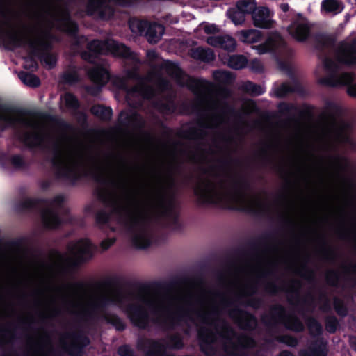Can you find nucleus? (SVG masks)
I'll return each mask as SVG.
<instances>
[{"mask_svg":"<svg viewBox=\"0 0 356 356\" xmlns=\"http://www.w3.org/2000/svg\"><path fill=\"white\" fill-rule=\"evenodd\" d=\"M164 27L158 24H154L149 26L146 33L147 40L150 43H156L164 33Z\"/></svg>","mask_w":356,"mask_h":356,"instance_id":"f3484780","label":"nucleus"},{"mask_svg":"<svg viewBox=\"0 0 356 356\" xmlns=\"http://www.w3.org/2000/svg\"><path fill=\"white\" fill-rule=\"evenodd\" d=\"M207 42L209 45L221 47L227 51H234L236 45L235 40L229 35L210 36Z\"/></svg>","mask_w":356,"mask_h":356,"instance_id":"f8f14e48","label":"nucleus"},{"mask_svg":"<svg viewBox=\"0 0 356 356\" xmlns=\"http://www.w3.org/2000/svg\"><path fill=\"white\" fill-rule=\"evenodd\" d=\"M245 90L254 95H259L264 92V88L261 86H257L251 82H247L244 86Z\"/></svg>","mask_w":356,"mask_h":356,"instance_id":"c85d7f7f","label":"nucleus"},{"mask_svg":"<svg viewBox=\"0 0 356 356\" xmlns=\"http://www.w3.org/2000/svg\"><path fill=\"white\" fill-rule=\"evenodd\" d=\"M13 163L15 165H20L22 163V159L21 157L19 156H15L13 158Z\"/></svg>","mask_w":356,"mask_h":356,"instance_id":"58836bf2","label":"nucleus"},{"mask_svg":"<svg viewBox=\"0 0 356 356\" xmlns=\"http://www.w3.org/2000/svg\"><path fill=\"white\" fill-rule=\"evenodd\" d=\"M236 35L240 41L249 44L257 42L261 37V32L254 29L238 31Z\"/></svg>","mask_w":356,"mask_h":356,"instance_id":"2eb2a0df","label":"nucleus"},{"mask_svg":"<svg viewBox=\"0 0 356 356\" xmlns=\"http://www.w3.org/2000/svg\"><path fill=\"white\" fill-rule=\"evenodd\" d=\"M44 61L48 65L49 67H51L56 63L55 58L50 56H46L44 58Z\"/></svg>","mask_w":356,"mask_h":356,"instance_id":"4c0bfd02","label":"nucleus"},{"mask_svg":"<svg viewBox=\"0 0 356 356\" xmlns=\"http://www.w3.org/2000/svg\"><path fill=\"white\" fill-rule=\"evenodd\" d=\"M200 29H203L206 33H214L219 31L218 27L215 24H202Z\"/></svg>","mask_w":356,"mask_h":356,"instance_id":"72a5a7b5","label":"nucleus"},{"mask_svg":"<svg viewBox=\"0 0 356 356\" xmlns=\"http://www.w3.org/2000/svg\"><path fill=\"white\" fill-rule=\"evenodd\" d=\"M295 343H296V341H294L293 343H291V346H293Z\"/></svg>","mask_w":356,"mask_h":356,"instance_id":"de8ad7c7","label":"nucleus"},{"mask_svg":"<svg viewBox=\"0 0 356 356\" xmlns=\"http://www.w3.org/2000/svg\"><path fill=\"white\" fill-rule=\"evenodd\" d=\"M107 320L113 325L117 330H122L124 327L122 321L116 316H113L111 318H108Z\"/></svg>","mask_w":356,"mask_h":356,"instance_id":"f704fd0d","label":"nucleus"},{"mask_svg":"<svg viewBox=\"0 0 356 356\" xmlns=\"http://www.w3.org/2000/svg\"><path fill=\"white\" fill-rule=\"evenodd\" d=\"M63 200V196H58L55 198V202L59 203L61 202Z\"/></svg>","mask_w":356,"mask_h":356,"instance_id":"a18cd8bd","label":"nucleus"},{"mask_svg":"<svg viewBox=\"0 0 356 356\" xmlns=\"http://www.w3.org/2000/svg\"><path fill=\"white\" fill-rule=\"evenodd\" d=\"M227 13L232 22L236 26L241 25L245 20V14L237 8L229 10Z\"/></svg>","mask_w":356,"mask_h":356,"instance_id":"5701e85b","label":"nucleus"},{"mask_svg":"<svg viewBox=\"0 0 356 356\" xmlns=\"http://www.w3.org/2000/svg\"><path fill=\"white\" fill-rule=\"evenodd\" d=\"M280 356H293V355L291 353H289L288 351H282L280 354Z\"/></svg>","mask_w":356,"mask_h":356,"instance_id":"37998d69","label":"nucleus"},{"mask_svg":"<svg viewBox=\"0 0 356 356\" xmlns=\"http://www.w3.org/2000/svg\"><path fill=\"white\" fill-rule=\"evenodd\" d=\"M50 293L60 300L65 308L72 313L86 314L120 301V294L113 289L93 291L82 283L54 284Z\"/></svg>","mask_w":356,"mask_h":356,"instance_id":"f257e3e1","label":"nucleus"},{"mask_svg":"<svg viewBox=\"0 0 356 356\" xmlns=\"http://www.w3.org/2000/svg\"><path fill=\"white\" fill-rule=\"evenodd\" d=\"M24 124L28 133L24 136V141L28 145L35 146L40 143L42 137V127L36 117L24 120Z\"/></svg>","mask_w":356,"mask_h":356,"instance_id":"0eeeda50","label":"nucleus"},{"mask_svg":"<svg viewBox=\"0 0 356 356\" xmlns=\"http://www.w3.org/2000/svg\"><path fill=\"white\" fill-rule=\"evenodd\" d=\"M214 77L221 82H228L232 79L231 74L225 71H217L214 73Z\"/></svg>","mask_w":356,"mask_h":356,"instance_id":"c756f323","label":"nucleus"},{"mask_svg":"<svg viewBox=\"0 0 356 356\" xmlns=\"http://www.w3.org/2000/svg\"><path fill=\"white\" fill-rule=\"evenodd\" d=\"M293 90L292 88L288 83H284L280 87H278L275 90V93L277 97H283L286 95L288 92H291Z\"/></svg>","mask_w":356,"mask_h":356,"instance_id":"7c9ffc66","label":"nucleus"},{"mask_svg":"<svg viewBox=\"0 0 356 356\" xmlns=\"http://www.w3.org/2000/svg\"><path fill=\"white\" fill-rule=\"evenodd\" d=\"M42 222L49 228H54L59 224L57 216L51 211H46L42 213Z\"/></svg>","mask_w":356,"mask_h":356,"instance_id":"412c9836","label":"nucleus"},{"mask_svg":"<svg viewBox=\"0 0 356 356\" xmlns=\"http://www.w3.org/2000/svg\"><path fill=\"white\" fill-rule=\"evenodd\" d=\"M83 58L84 59H88V58H87V56H86V54H83Z\"/></svg>","mask_w":356,"mask_h":356,"instance_id":"49530a36","label":"nucleus"},{"mask_svg":"<svg viewBox=\"0 0 356 356\" xmlns=\"http://www.w3.org/2000/svg\"><path fill=\"white\" fill-rule=\"evenodd\" d=\"M147 56L149 59H153L156 57V54L154 51H150L147 53Z\"/></svg>","mask_w":356,"mask_h":356,"instance_id":"a19ab883","label":"nucleus"},{"mask_svg":"<svg viewBox=\"0 0 356 356\" xmlns=\"http://www.w3.org/2000/svg\"><path fill=\"white\" fill-rule=\"evenodd\" d=\"M284 44L282 37L277 33L270 34L266 42L260 45L254 47L258 54H262L274 51Z\"/></svg>","mask_w":356,"mask_h":356,"instance_id":"9b49d317","label":"nucleus"},{"mask_svg":"<svg viewBox=\"0 0 356 356\" xmlns=\"http://www.w3.org/2000/svg\"><path fill=\"white\" fill-rule=\"evenodd\" d=\"M356 63V42L352 44H341L337 51L334 57L328 56L324 60V68L326 76L322 82L332 86L349 85L348 94L356 97V83L355 77L348 73H339V64H353Z\"/></svg>","mask_w":356,"mask_h":356,"instance_id":"f03ea898","label":"nucleus"},{"mask_svg":"<svg viewBox=\"0 0 356 356\" xmlns=\"http://www.w3.org/2000/svg\"><path fill=\"white\" fill-rule=\"evenodd\" d=\"M19 77L21 81L26 86L31 87H36L40 85L39 79L34 74L27 72H21L19 74Z\"/></svg>","mask_w":356,"mask_h":356,"instance_id":"b1692460","label":"nucleus"},{"mask_svg":"<svg viewBox=\"0 0 356 356\" xmlns=\"http://www.w3.org/2000/svg\"><path fill=\"white\" fill-rule=\"evenodd\" d=\"M91 80L98 84H104L108 79L107 71L100 67H95L89 72Z\"/></svg>","mask_w":356,"mask_h":356,"instance_id":"a211bd4d","label":"nucleus"},{"mask_svg":"<svg viewBox=\"0 0 356 356\" xmlns=\"http://www.w3.org/2000/svg\"><path fill=\"white\" fill-rule=\"evenodd\" d=\"M71 253L79 259H84L90 254L92 247L88 240L73 243L70 247Z\"/></svg>","mask_w":356,"mask_h":356,"instance_id":"ddd939ff","label":"nucleus"},{"mask_svg":"<svg viewBox=\"0 0 356 356\" xmlns=\"http://www.w3.org/2000/svg\"><path fill=\"white\" fill-rule=\"evenodd\" d=\"M343 4L339 0H323L321 3V12L326 15H335L343 11Z\"/></svg>","mask_w":356,"mask_h":356,"instance_id":"4468645a","label":"nucleus"},{"mask_svg":"<svg viewBox=\"0 0 356 356\" xmlns=\"http://www.w3.org/2000/svg\"><path fill=\"white\" fill-rule=\"evenodd\" d=\"M316 327H317L318 330L319 329L318 325H316Z\"/></svg>","mask_w":356,"mask_h":356,"instance_id":"09e8293b","label":"nucleus"},{"mask_svg":"<svg viewBox=\"0 0 356 356\" xmlns=\"http://www.w3.org/2000/svg\"><path fill=\"white\" fill-rule=\"evenodd\" d=\"M161 301L159 297L152 293L143 296L140 305L131 306L127 309V315L131 321L138 326H142L147 316L145 307H160Z\"/></svg>","mask_w":356,"mask_h":356,"instance_id":"39448f33","label":"nucleus"},{"mask_svg":"<svg viewBox=\"0 0 356 356\" xmlns=\"http://www.w3.org/2000/svg\"><path fill=\"white\" fill-rule=\"evenodd\" d=\"M195 193L206 202L218 203L228 200L224 187L222 185L216 184L211 179L201 181L195 189Z\"/></svg>","mask_w":356,"mask_h":356,"instance_id":"7ed1b4c3","label":"nucleus"},{"mask_svg":"<svg viewBox=\"0 0 356 356\" xmlns=\"http://www.w3.org/2000/svg\"><path fill=\"white\" fill-rule=\"evenodd\" d=\"M309 29L307 20L301 16L297 17L288 27L290 35L298 41H303L308 37Z\"/></svg>","mask_w":356,"mask_h":356,"instance_id":"6e6552de","label":"nucleus"},{"mask_svg":"<svg viewBox=\"0 0 356 356\" xmlns=\"http://www.w3.org/2000/svg\"><path fill=\"white\" fill-rule=\"evenodd\" d=\"M346 164V161L341 158H335L332 161V165L334 170H342Z\"/></svg>","mask_w":356,"mask_h":356,"instance_id":"473e14b6","label":"nucleus"},{"mask_svg":"<svg viewBox=\"0 0 356 356\" xmlns=\"http://www.w3.org/2000/svg\"><path fill=\"white\" fill-rule=\"evenodd\" d=\"M147 24L145 22L140 21L138 19H132L129 22V27L131 31L136 35L143 34L146 28Z\"/></svg>","mask_w":356,"mask_h":356,"instance_id":"a878e982","label":"nucleus"},{"mask_svg":"<svg viewBox=\"0 0 356 356\" xmlns=\"http://www.w3.org/2000/svg\"><path fill=\"white\" fill-rule=\"evenodd\" d=\"M351 346L356 350V338L351 339Z\"/></svg>","mask_w":356,"mask_h":356,"instance_id":"c03bdc74","label":"nucleus"},{"mask_svg":"<svg viewBox=\"0 0 356 356\" xmlns=\"http://www.w3.org/2000/svg\"><path fill=\"white\" fill-rule=\"evenodd\" d=\"M191 56L196 58L202 60L204 61H211L214 59V54L210 49H205L203 48H197L193 49L191 51Z\"/></svg>","mask_w":356,"mask_h":356,"instance_id":"6ab92c4d","label":"nucleus"},{"mask_svg":"<svg viewBox=\"0 0 356 356\" xmlns=\"http://www.w3.org/2000/svg\"><path fill=\"white\" fill-rule=\"evenodd\" d=\"M83 155L74 149H67L59 152L55 159V165L60 174L69 176L71 172H75L83 162Z\"/></svg>","mask_w":356,"mask_h":356,"instance_id":"20e7f679","label":"nucleus"},{"mask_svg":"<svg viewBox=\"0 0 356 356\" xmlns=\"http://www.w3.org/2000/svg\"><path fill=\"white\" fill-rule=\"evenodd\" d=\"M91 111L94 115L104 120L110 119L112 115L111 108L100 105L94 106Z\"/></svg>","mask_w":356,"mask_h":356,"instance_id":"393cba45","label":"nucleus"},{"mask_svg":"<svg viewBox=\"0 0 356 356\" xmlns=\"http://www.w3.org/2000/svg\"><path fill=\"white\" fill-rule=\"evenodd\" d=\"M17 113L12 110L0 109V120L3 121L6 124L15 123Z\"/></svg>","mask_w":356,"mask_h":356,"instance_id":"bb28decb","label":"nucleus"},{"mask_svg":"<svg viewBox=\"0 0 356 356\" xmlns=\"http://www.w3.org/2000/svg\"><path fill=\"white\" fill-rule=\"evenodd\" d=\"M133 243L139 248H145L149 245V239L147 234L143 231L136 233L132 238Z\"/></svg>","mask_w":356,"mask_h":356,"instance_id":"aec40b11","label":"nucleus"},{"mask_svg":"<svg viewBox=\"0 0 356 356\" xmlns=\"http://www.w3.org/2000/svg\"><path fill=\"white\" fill-rule=\"evenodd\" d=\"M134 92H137L140 93L143 96H146L144 88H143V86L136 87L134 89Z\"/></svg>","mask_w":356,"mask_h":356,"instance_id":"ea45409f","label":"nucleus"},{"mask_svg":"<svg viewBox=\"0 0 356 356\" xmlns=\"http://www.w3.org/2000/svg\"><path fill=\"white\" fill-rule=\"evenodd\" d=\"M113 208L116 212L132 217L136 207L132 200L127 195L118 197L114 200Z\"/></svg>","mask_w":356,"mask_h":356,"instance_id":"9d476101","label":"nucleus"},{"mask_svg":"<svg viewBox=\"0 0 356 356\" xmlns=\"http://www.w3.org/2000/svg\"><path fill=\"white\" fill-rule=\"evenodd\" d=\"M114 243V240L112 238H108L104 240L102 242L101 246L103 250H107L109 247H111Z\"/></svg>","mask_w":356,"mask_h":356,"instance_id":"e433bc0d","label":"nucleus"},{"mask_svg":"<svg viewBox=\"0 0 356 356\" xmlns=\"http://www.w3.org/2000/svg\"><path fill=\"white\" fill-rule=\"evenodd\" d=\"M90 51L92 53L106 54L111 53L115 56L129 57L131 53L126 46L118 44L113 40H108L106 42L95 40L88 45Z\"/></svg>","mask_w":356,"mask_h":356,"instance_id":"423d86ee","label":"nucleus"},{"mask_svg":"<svg viewBox=\"0 0 356 356\" xmlns=\"http://www.w3.org/2000/svg\"><path fill=\"white\" fill-rule=\"evenodd\" d=\"M280 8H281V9H282L283 11H284V12L288 11V10H289V5H288V4H286V3H282V4H281V5H280Z\"/></svg>","mask_w":356,"mask_h":356,"instance_id":"79ce46f5","label":"nucleus"},{"mask_svg":"<svg viewBox=\"0 0 356 356\" xmlns=\"http://www.w3.org/2000/svg\"><path fill=\"white\" fill-rule=\"evenodd\" d=\"M251 68L255 72H260L263 70V65L258 60H253L251 63Z\"/></svg>","mask_w":356,"mask_h":356,"instance_id":"c9c22d12","label":"nucleus"},{"mask_svg":"<svg viewBox=\"0 0 356 356\" xmlns=\"http://www.w3.org/2000/svg\"><path fill=\"white\" fill-rule=\"evenodd\" d=\"M165 67L166 68V72L170 75L173 76L177 79L181 77L182 72L179 67L176 64L170 61H166L165 63Z\"/></svg>","mask_w":356,"mask_h":356,"instance_id":"cd10ccee","label":"nucleus"},{"mask_svg":"<svg viewBox=\"0 0 356 356\" xmlns=\"http://www.w3.org/2000/svg\"><path fill=\"white\" fill-rule=\"evenodd\" d=\"M273 13L266 7H259L252 13L254 24L260 28H270L275 22L272 19Z\"/></svg>","mask_w":356,"mask_h":356,"instance_id":"1a4fd4ad","label":"nucleus"},{"mask_svg":"<svg viewBox=\"0 0 356 356\" xmlns=\"http://www.w3.org/2000/svg\"><path fill=\"white\" fill-rule=\"evenodd\" d=\"M63 99L66 106L70 108H75L77 106V100L72 94H65Z\"/></svg>","mask_w":356,"mask_h":356,"instance_id":"2f4dec72","label":"nucleus"},{"mask_svg":"<svg viewBox=\"0 0 356 356\" xmlns=\"http://www.w3.org/2000/svg\"><path fill=\"white\" fill-rule=\"evenodd\" d=\"M236 8L245 14L253 13L257 9L256 2L255 0H241L237 2Z\"/></svg>","mask_w":356,"mask_h":356,"instance_id":"4be33fe9","label":"nucleus"},{"mask_svg":"<svg viewBox=\"0 0 356 356\" xmlns=\"http://www.w3.org/2000/svg\"><path fill=\"white\" fill-rule=\"evenodd\" d=\"M222 61L229 67L238 70L247 64V59L242 55H233L229 57H221Z\"/></svg>","mask_w":356,"mask_h":356,"instance_id":"dca6fc26","label":"nucleus"}]
</instances>
